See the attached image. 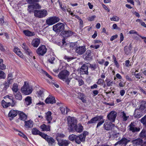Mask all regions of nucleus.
I'll list each match as a JSON object with an SVG mask.
<instances>
[{
	"instance_id": "nucleus-23",
	"label": "nucleus",
	"mask_w": 146,
	"mask_h": 146,
	"mask_svg": "<svg viewBox=\"0 0 146 146\" xmlns=\"http://www.w3.org/2000/svg\"><path fill=\"white\" fill-rule=\"evenodd\" d=\"M83 128V127L82 125H76V126L73 129V130H72L71 132H77L80 133L82 131Z\"/></svg>"
},
{
	"instance_id": "nucleus-30",
	"label": "nucleus",
	"mask_w": 146,
	"mask_h": 146,
	"mask_svg": "<svg viewBox=\"0 0 146 146\" xmlns=\"http://www.w3.org/2000/svg\"><path fill=\"white\" fill-rule=\"evenodd\" d=\"M50 126L49 125H46L45 124L41 125L40 128L42 131H50Z\"/></svg>"
},
{
	"instance_id": "nucleus-28",
	"label": "nucleus",
	"mask_w": 146,
	"mask_h": 146,
	"mask_svg": "<svg viewBox=\"0 0 146 146\" xmlns=\"http://www.w3.org/2000/svg\"><path fill=\"white\" fill-rule=\"evenodd\" d=\"M131 49L132 46L131 44H130L128 46H125L124 49L125 53L127 55L129 54L131 52Z\"/></svg>"
},
{
	"instance_id": "nucleus-59",
	"label": "nucleus",
	"mask_w": 146,
	"mask_h": 146,
	"mask_svg": "<svg viewBox=\"0 0 146 146\" xmlns=\"http://www.w3.org/2000/svg\"><path fill=\"white\" fill-rule=\"evenodd\" d=\"M19 133H18V135H20V136L24 138L25 139H27V136H26L22 132L20 131H19Z\"/></svg>"
},
{
	"instance_id": "nucleus-22",
	"label": "nucleus",
	"mask_w": 146,
	"mask_h": 146,
	"mask_svg": "<svg viewBox=\"0 0 146 146\" xmlns=\"http://www.w3.org/2000/svg\"><path fill=\"white\" fill-rule=\"evenodd\" d=\"M143 140L142 139L140 138H138L136 139L133 140L131 141L133 145L137 146L141 145L143 143Z\"/></svg>"
},
{
	"instance_id": "nucleus-1",
	"label": "nucleus",
	"mask_w": 146,
	"mask_h": 146,
	"mask_svg": "<svg viewBox=\"0 0 146 146\" xmlns=\"http://www.w3.org/2000/svg\"><path fill=\"white\" fill-rule=\"evenodd\" d=\"M67 120L68 122V131L71 132L76 125L77 121L75 117L70 116H68Z\"/></svg>"
},
{
	"instance_id": "nucleus-45",
	"label": "nucleus",
	"mask_w": 146,
	"mask_h": 146,
	"mask_svg": "<svg viewBox=\"0 0 146 146\" xmlns=\"http://www.w3.org/2000/svg\"><path fill=\"white\" fill-rule=\"evenodd\" d=\"M103 116H102V118L101 119L99 122L98 123L96 127L98 128L100 126H101L103 123H104L105 121V119H103Z\"/></svg>"
},
{
	"instance_id": "nucleus-47",
	"label": "nucleus",
	"mask_w": 146,
	"mask_h": 146,
	"mask_svg": "<svg viewBox=\"0 0 146 146\" xmlns=\"http://www.w3.org/2000/svg\"><path fill=\"white\" fill-rule=\"evenodd\" d=\"M76 135L74 134L70 135L68 137L69 139L71 141H75Z\"/></svg>"
},
{
	"instance_id": "nucleus-26",
	"label": "nucleus",
	"mask_w": 146,
	"mask_h": 146,
	"mask_svg": "<svg viewBox=\"0 0 146 146\" xmlns=\"http://www.w3.org/2000/svg\"><path fill=\"white\" fill-rule=\"evenodd\" d=\"M22 48L25 50V52L27 54L31 56L32 54V52L27 46H26L25 43H23L22 46Z\"/></svg>"
},
{
	"instance_id": "nucleus-33",
	"label": "nucleus",
	"mask_w": 146,
	"mask_h": 146,
	"mask_svg": "<svg viewBox=\"0 0 146 146\" xmlns=\"http://www.w3.org/2000/svg\"><path fill=\"white\" fill-rule=\"evenodd\" d=\"M90 65L89 67L91 68V70H96V69L98 68L99 69V68L98 66V65L97 64H92L89 63Z\"/></svg>"
},
{
	"instance_id": "nucleus-18",
	"label": "nucleus",
	"mask_w": 146,
	"mask_h": 146,
	"mask_svg": "<svg viewBox=\"0 0 146 146\" xmlns=\"http://www.w3.org/2000/svg\"><path fill=\"white\" fill-rule=\"evenodd\" d=\"M45 102L46 104H53L56 103V101L54 97L49 95L45 100Z\"/></svg>"
},
{
	"instance_id": "nucleus-50",
	"label": "nucleus",
	"mask_w": 146,
	"mask_h": 146,
	"mask_svg": "<svg viewBox=\"0 0 146 146\" xmlns=\"http://www.w3.org/2000/svg\"><path fill=\"white\" fill-rule=\"evenodd\" d=\"M55 59V58L51 56L48 60V62L51 64H54V61Z\"/></svg>"
},
{
	"instance_id": "nucleus-31",
	"label": "nucleus",
	"mask_w": 146,
	"mask_h": 146,
	"mask_svg": "<svg viewBox=\"0 0 146 146\" xmlns=\"http://www.w3.org/2000/svg\"><path fill=\"white\" fill-rule=\"evenodd\" d=\"M15 99L17 100H21L22 99V95L21 93L20 92H17L14 93Z\"/></svg>"
},
{
	"instance_id": "nucleus-55",
	"label": "nucleus",
	"mask_w": 146,
	"mask_h": 146,
	"mask_svg": "<svg viewBox=\"0 0 146 146\" xmlns=\"http://www.w3.org/2000/svg\"><path fill=\"white\" fill-rule=\"evenodd\" d=\"M1 104L4 108H7L8 107L7 103L5 100H3L1 102Z\"/></svg>"
},
{
	"instance_id": "nucleus-8",
	"label": "nucleus",
	"mask_w": 146,
	"mask_h": 146,
	"mask_svg": "<svg viewBox=\"0 0 146 146\" xmlns=\"http://www.w3.org/2000/svg\"><path fill=\"white\" fill-rule=\"evenodd\" d=\"M47 49L44 45H42L37 49L36 52L39 55L43 56L46 52Z\"/></svg>"
},
{
	"instance_id": "nucleus-61",
	"label": "nucleus",
	"mask_w": 146,
	"mask_h": 146,
	"mask_svg": "<svg viewBox=\"0 0 146 146\" xmlns=\"http://www.w3.org/2000/svg\"><path fill=\"white\" fill-rule=\"evenodd\" d=\"M129 33L130 34H135L137 35H138L139 36V35L138 33L134 30H131L129 31Z\"/></svg>"
},
{
	"instance_id": "nucleus-39",
	"label": "nucleus",
	"mask_w": 146,
	"mask_h": 146,
	"mask_svg": "<svg viewBox=\"0 0 146 146\" xmlns=\"http://www.w3.org/2000/svg\"><path fill=\"white\" fill-rule=\"evenodd\" d=\"M14 52L20 57H21V56L22 55L21 52L20 51V50L18 48H15L14 49Z\"/></svg>"
},
{
	"instance_id": "nucleus-14",
	"label": "nucleus",
	"mask_w": 146,
	"mask_h": 146,
	"mask_svg": "<svg viewBox=\"0 0 146 146\" xmlns=\"http://www.w3.org/2000/svg\"><path fill=\"white\" fill-rule=\"evenodd\" d=\"M18 111L17 110H11L8 115V117H10L9 119L11 121L13 120L14 118L17 115L18 113Z\"/></svg>"
},
{
	"instance_id": "nucleus-36",
	"label": "nucleus",
	"mask_w": 146,
	"mask_h": 146,
	"mask_svg": "<svg viewBox=\"0 0 146 146\" xmlns=\"http://www.w3.org/2000/svg\"><path fill=\"white\" fill-rule=\"evenodd\" d=\"M85 96L83 94L80 93L79 96V98L81 100L83 103H86V100L85 98Z\"/></svg>"
},
{
	"instance_id": "nucleus-6",
	"label": "nucleus",
	"mask_w": 146,
	"mask_h": 146,
	"mask_svg": "<svg viewBox=\"0 0 146 146\" xmlns=\"http://www.w3.org/2000/svg\"><path fill=\"white\" fill-rule=\"evenodd\" d=\"M69 75V72L66 70H65L60 72L58 75V77L60 79L64 81V79H66L68 78Z\"/></svg>"
},
{
	"instance_id": "nucleus-12",
	"label": "nucleus",
	"mask_w": 146,
	"mask_h": 146,
	"mask_svg": "<svg viewBox=\"0 0 146 146\" xmlns=\"http://www.w3.org/2000/svg\"><path fill=\"white\" fill-rule=\"evenodd\" d=\"M130 142V140L127 139L125 137L122 138L119 141L117 142L115 144L114 146H116L118 144L124 145L125 146L127 144Z\"/></svg>"
},
{
	"instance_id": "nucleus-35",
	"label": "nucleus",
	"mask_w": 146,
	"mask_h": 146,
	"mask_svg": "<svg viewBox=\"0 0 146 146\" xmlns=\"http://www.w3.org/2000/svg\"><path fill=\"white\" fill-rule=\"evenodd\" d=\"M26 104L27 106L30 105L32 103L31 97L29 96H27L25 99Z\"/></svg>"
},
{
	"instance_id": "nucleus-38",
	"label": "nucleus",
	"mask_w": 146,
	"mask_h": 146,
	"mask_svg": "<svg viewBox=\"0 0 146 146\" xmlns=\"http://www.w3.org/2000/svg\"><path fill=\"white\" fill-rule=\"evenodd\" d=\"M6 68V66L3 64V60L2 59H0V69L4 70Z\"/></svg>"
},
{
	"instance_id": "nucleus-53",
	"label": "nucleus",
	"mask_w": 146,
	"mask_h": 146,
	"mask_svg": "<svg viewBox=\"0 0 146 146\" xmlns=\"http://www.w3.org/2000/svg\"><path fill=\"white\" fill-rule=\"evenodd\" d=\"M110 20L112 21H118L119 20V18L117 17L114 16L112 18H110Z\"/></svg>"
},
{
	"instance_id": "nucleus-9",
	"label": "nucleus",
	"mask_w": 146,
	"mask_h": 146,
	"mask_svg": "<svg viewBox=\"0 0 146 146\" xmlns=\"http://www.w3.org/2000/svg\"><path fill=\"white\" fill-rule=\"evenodd\" d=\"M83 56L85 60L90 61L92 60L93 56L92 55V51L90 50H87Z\"/></svg>"
},
{
	"instance_id": "nucleus-4",
	"label": "nucleus",
	"mask_w": 146,
	"mask_h": 146,
	"mask_svg": "<svg viewBox=\"0 0 146 146\" xmlns=\"http://www.w3.org/2000/svg\"><path fill=\"white\" fill-rule=\"evenodd\" d=\"M64 26L63 23H59L53 26V30L56 33H59L64 30Z\"/></svg>"
},
{
	"instance_id": "nucleus-37",
	"label": "nucleus",
	"mask_w": 146,
	"mask_h": 146,
	"mask_svg": "<svg viewBox=\"0 0 146 146\" xmlns=\"http://www.w3.org/2000/svg\"><path fill=\"white\" fill-rule=\"evenodd\" d=\"M32 133L33 135H39L41 132L36 128H34L32 130Z\"/></svg>"
},
{
	"instance_id": "nucleus-24",
	"label": "nucleus",
	"mask_w": 146,
	"mask_h": 146,
	"mask_svg": "<svg viewBox=\"0 0 146 146\" xmlns=\"http://www.w3.org/2000/svg\"><path fill=\"white\" fill-rule=\"evenodd\" d=\"M51 115L52 113L50 111H48L45 113V117L46 120L48 121V123H50L52 119Z\"/></svg>"
},
{
	"instance_id": "nucleus-5",
	"label": "nucleus",
	"mask_w": 146,
	"mask_h": 146,
	"mask_svg": "<svg viewBox=\"0 0 146 146\" xmlns=\"http://www.w3.org/2000/svg\"><path fill=\"white\" fill-rule=\"evenodd\" d=\"M59 20L60 19L58 17H53L46 20V23L49 25H51L58 22Z\"/></svg>"
},
{
	"instance_id": "nucleus-3",
	"label": "nucleus",
	"mask_w": 146,
	"mask_h": 146,
	"mask_svg": "<svg viewBox=\"0 0 146 146\" xmlns=\"http://www.w3.org/2000/svg\"><path fill=\"white\" fill-rule=\"evenodd\" d=\"M34 16L38 18H42L46 16L47 14V11L45 9L40 10H35L34 11Z\"/></svg>"
},
{
	"instance_id": "nucleus-17",
	"label": "nucleus",
	"mask_w": 146,
	"mask_h": 146,
	"mask_svg": "<svg viewBox=\"0 0 146 146\" xmlns=\"http://www.w3.org/2000/svg\"><path fill=\"white\" fill-rule=\"evenodd\" d=\"M102 116L100 115L96 116L92 118L88 122V124L94 123L98 121H100L102 118Z\"/></svg>"
},
{
	"instance_id": "nucleus-63",
	"label": "nucleus",
	"mask_w": 146,
	"mask_h": 146,
	"mask_svg": "<svg viewBox=\"0 0 146 146\" xmlns=\"http://www.w3.org/2000/svg\"><path fill=\"white\" fill-rule=\"evenodd\" d=\"M109 81L107 82V85L108 86H110L112 85V84H113V81L109 79Z\"/></svg>"
},
{
	"instance_id": "nucleus-42",
	"label": "nucleus",
	"mask_w": 146,
	"mask_h": 146,
	"mask_svg": "<svg viewBox=\"0 0 146 146\" xmlns=\"http://www.w3.org/2000/svg\"><path fill=\"white\" fill-rule=\"evenodd\" d=\"M121 114V115L122 116V118L123 119V120L125 121H127L129 117V116H126V114L124 111L122 112Z\"/></svg>"
},
{
	"instance_id": "nucleus-64",
	"label": "nucleus",
	"mask_w": 146,
	"mask_h": 146,
	"mask_svg": "<svg viewBox=\"0 0 146 146\" xmlns=\"http://www.w3.org/2000/svg\"><path fill=\"white\" fill-rule=\"evenodd\" d=\"M104 82V81L101 79H99L97 82V84L98 85H100L101 84H102Z\"/></svg>"
},
{
	"instance_id": "nucleus-27",
	"label": "nucleus",
	"mask_w": 146,
	"mask_h": 146,
	"mask_svg": "<svg viewBox=\"0 0 146 146\" xmlns=\"http://www.w3.org/2000/svg\"><path fill=\"white\" fill-rule=\"evenodd\" d=\"M18 113L19 115V119L25 121L27 118V115L23 112L21 111H18Z\"/></svg>"
},
{
	"instance_id": "nucleus-21",
	"label": "nucleus",
	"mask_w": 146,
	"mask_h": 146,
	"mask_svg": "<svg viewBox=\"0 0 146 146\" xmlns=\"http://www.w3.org/2000/svg\"><path fill=\"white\" fill-rule=\"evenodd\" d=\"M48 143L49 146H55L56 143L55 142V140L52 137L50 136L47 138L46 141Z\"/></svg>"
},
{
	"instance_id": "nucleus-13",
	"label": "nucleus",
	"mask_w": 146,
	"mask_h": 146,
	"mask_svg": "<svg viewBox=\"0 0 146 146\" xmlns=\"http://www.w3.org/2000/svg\"><path fill=\"white\" fill-rule=\"evenodd\" d=\"M114 125L110 121L106 122L104 124V128L105 130L108 131L111 130L112 128L114 127Z\"/></svg>"
},
{
	"instance_id": "nucleus-40",
	"label": "nucleus",
	"mask_w": 146,
	"mask_h": 146,
	"mask_svg": "<svg viewBox=\"0 0 146 146\" xmlns=\"http://www.w3.org/2000/svg\"><path fill=\"white\" fill-rule=\"evenodd\" d=\"M12 90L13 91L15 92H17L18 89V86L17 84L14 83L13 86Z\"/></svg>"
},
{
	"instance_id": "nucleus-60",
	"label": "nucleus",
	"mask_w": 146,
	"mask_h": 146,
	"mask_svg": "<svg viewBox=\"0 0 146 146\" xmlns=\"http://www.w3.org/2000/svg\"><path fill=\"white\" fill-rule=\"evenodd\" d=\"M65 59L67 60L68 62H69L73 59V58L72 57H70L68 56H65L64 57Z\"/></svg>"
},
{
	"instance_id": "nucleus-19",
	"label": "nucleus",
	"mask_w": 146,
	"mask_h": 146,
	"mask_svg": "<svg viewBox=\"0 0 146 146\" xmlns=\"http://www.w3.org/2000/svg\"><path fill=\"white\" fill-rule=\"evenodd\" d=\"M64 37H68L73 34V33L70 30L63 31H62L61 34Z\"/></svg>"
},
{
	"instance_id": "nucleus-10",
	"label": "nucleus",
	"mask_w": 146,
	"mask_h": 146,
	"mask_svg": "<svg viewBox=\"0 0 146 146\" xmlns=\"http://www.w3.org/2000/svg\"><path fill=\"white\" fill-rule=\"evenodd\" d=\"M57 141L59 146H68L70 143L69 140L63 139H57Z\"/></svg>"
},
{
	"instance_id": "nucleus-32",
	"label": "nucleus",
	"mask_w": 146,
	"mask_h": 146,
	"mask_svg": "<svg viewBox=\"0 0 146 146\" xmlns=\"http://www.w3.org/2000/svg\"><path fill=\"white\" fill-rule=\"evenodd\" d=\"M23 33L26 36H32L35 35V33L32 32L28 30H24Z\"/></svg>"
},
{
	"instance_id": "nucleus-20",
	"label": "nucleus",
	"mask_w": 146,
	"mask_h": 146,
	"mask_svg": "<svg viewBox=\"0 0 146 146\" xmlns=\"http://www.w3.org/2000/svg\"><path fill=\"white\" fill-rule=\"evenodd\" d=\"M88 67L86 64H83L80 68V71L83 74H85L87 75L88 74Z\"/></svg>"
},
{
	"instance_id": "nucleus-16",
	"label": "nucleus",
	"mask_w": 146,
	"mask_h": 146,
	"mask_svg": "<svg viewBox=\"0 0 146 146\" xmlns=\"http://www.w3.org/2000/svg\"><path fill=\"white\" fill-rule=\"evenodd\" d=\"M84 136L83 135H76L75 142L78 144H80L81 142H84L85 141V139Z\"/></svg>"
},
{
	"instance_id": "nucleus-46",
	"label": "nucleus",
	"mask_w": 146,
	"mask_h": 146,
	"mask_svg": "<svg viewBox=\"0 0 146 146\" xmlns=\"http://www.w3.org/2000/svg\"><path fill=\"white\" fill-rule=\"evenodd\" d=\"M141 121L146 127V115L141 119Z\"/></svg>"
},
{
	"instance_id": "nucleus-15",
	"label": "nucleus",
	"mask_w": 146,
	"mask_h": 146,
	"mask_svg": "<svg viewBox=\"0 0 146 146\" xmlns=\"http://www.w3.org/2000/svg\"><path fill=\"white\" fill-rule=\"evenodd\" d=\"M129 130L130 131H131L133 133L137 132L140 130L139 127H135L134 124V123L131 122L129 125Z\"/></svg>"
},
{
	"instance_id": "nucleus-43",
	"label": "nucleus",
	"mask_w": 146,
	"mask_h": 146,
	"mask_svg": "<svg viewBox=\"0 0 146 146\" xmlns=\"http://www.w3.org/2000/svg\"><path fill=\"white\" fill-rule=\"evenodd\" d=\"M39 135L41 136L42 138L44 139L46 141V139L48 138L49 136L47 134H45L41 132H40Z\"/></svg>"
},
{
	"instance_id": "nucleus-57",
	"label": "nucleus",
	"mask_w": 146,
	"mask_h": 146,
	"mask_svg": "<svg viewBox=\"0 0 146 146\" xmlns=\"http://www.w3.org/2000/svg\"><path fill=\"white\" fill-rule=\"evenodd\" d=\"M4 87L3 88V90L6 91L7 88L9 87L10 84L8 83H7L5 82L4 83Z\"/></svg>"
},
{
	"instance_id": "nucleus-44",
	"label": "nucleus",
	"mask_w": 146,
	"mask_h": 146,
	"mask_svg": "<svg viewBox=\"0 0 146 146\" xmlns=\"http://www.w3.org/2000/svg\"><path fill=\"white\" fill-rule=\"evenodd\" d=\"M39 135L41 136L42 138L44 139L46 141V139L48 138L49 136L47 134H45L41 132H40Z\"/></svg>"
},
{
	"instance_id": "nucleus-41",
	"label": "nucleus",
	"mask_w": 146,
	"mask_h": 146,
	"mask_svg": "<svg viewBox=\"0 0 146 146\" xmlns=\"http://www.w3.org/2000/svg\"><path fill=\"white\" fill-rule=\"evenodd\" d=\"M34 9H35L33 5H30L28 6V10L30 13L33 12L34 13V11L35 10Z\"/></svg>"
},
{
	"instance_id": "nucleus-54",
	"label": "nucleus",
	"mask_w": 146,
	"mask_h": 146,
	"mask_svg": "<svg viewBox=\"0 0 146 146\" xmlns=\"http://www.w3.org/2000/svg\"><path fill=\"white\" fill-rule=\"evenodd\" d=\"M35 9H40L41 8V6L38 3H35L33 5Z\"/></svg>"
},
{
	"instance_id": "nucleus-2",
	"label": "nucleus",
	"mask_w": 146,
	"mask_h": 146,
	"mask_svg": "<svg viewBox=\"0 0 146 146\" xmlns=\"http://www.w3.org/2000/svg\"><path fill=\"white\" fill-rule=\"evenodd\" d=\"M22 92L25 95H28L31 93L33 89L32 87L30 86L26 82H24L23 86L21 88Z\"/></svg>"
},
{
	"instance_id": "nucleus-56",
	"label": "nucleus",
	"mask_w": 146,
	"mask_h": 146,
	"mask_svg": "<svg viewBox=\"0 0 146 146\" xmlns=\"http://www.w3.org/2000/svg\"><path fill=\"white\" fill-rule=\"evenodd\" d=\"M135 111L136 110L134 114L135 117L137 118H139L141 117L142 116L141 113L140 112H138L136 114Z\"/></svg>"
},
{
	"instance_id": "nucleus-62",
	"label": "nucleus",
	"mask_w": 146,
	"mask_h": 146,
	"mask_svg": "<svg viewBox=\"0 0 146 146\" xmlns=\"http://www.w3.org/2000/svg\"><path fill=\"white\" fill-rule=\"evenodd\" d=\"M96 17V16L95 15L89 17L88 20L91 21H93Z\"/></svg>"
},
{
	"instance_id": "nucleus-48",
	"label": "nucleus",
	"mask_w": 146,
	"mask_h": 146,
	"mask_svg": "<svg viewBox=\"0 0 146 146\" xmlns=\"http://www.w3.org/2000/svg\"><path fill=\"white\" fill-rule=\"evenodd\" d=\"M6 77V74L3 71L0 70V79H5Z\"/></svg>"
},
{
	"instance_id": "nucleus-51",
	"label": "nucleus",
	"mask_w": 146,
	"mask_h": 146,
	"mask_svg": "<svg viewBox=\"0 0 146 146\" xmlns=\"http://www.w3.org/2000/svg\"><path fill=\"white\" fill-rule=\"evenodd\" d=\"M146 104V102L142 101L141 102V104L140 106L139 109L141 110H144L145 108V104Z\"/></svg>"
},
{
	"instance_id": "nucleus-49",
	"label": "nucleus",
	"mask_w": 146,
	"mask_h": 146,
	"mask_svg": "<svg viewBox=\"0 0 146 146\" xmlns=\"http://www.w3.org/2000/svg\"><path fill=\"white\" fill-rule=\"evenodd\" d=\"M42 0H28V3L30 4H35L41 1Z\"/></svg>"
},
{
	"instance_id": "nucleus-11",
	"label": "nucleus",
	"mask_w": 146,
	"mask_h": 146,
	"mask_svg": "<svg viewBox=\"0 0 146 146\" xmlns=\"http://www.w3.org/2000/svg\"><path fill=\"white\" fill-rule=\"evenodd\" d=\"M86 49L85 46H77L75 49V51L79 55L83 54L86 51Z\"/></svg>"
},
{
	"instance_id": "nucleus-29",
	"label": "nucleus",
	"mask_w": 146,
	"mask_h": 146,
	"mask_svg": "<svg viewBox=\"0 0 146 146\" xmlns=\"http://www.w3.org/2000/svg\"><path fill=\"white\" fill-rule=\"evenodd\" d=\"M25 126L27 128H31L33 126V122L31 120L25 121Z\"/></svg>"
},
{
	"instance_id": "nucleus-25",
	"label": "nucleus",
	"mask_w": 146,
	"mask_h": 146,
	"mask_svg": "<svg viewBox=\"0 0 146 146\" xmlns=\"http://www.w3.org/2000/svg\"><path fill=\"white\" fill-rule=\"evenodd\" d=\"M40 42V40L39 38H35L33 40L31 44L33 47L36 48L38 46Z\"/></svg>"
},
{
	"instance_id": "nucleus-52",
	"label": "nucleus",
	"mask_w": 146,
	"mask_h": 146,
	"mask_svg": "<svg viewBox=\"0 0 146 146\" xmlns=\"http://www.w3.org/2000/svg\"><path fill=\"white\" fill-rule=\"evenodd\" d=\"M65 135L64 134L62 133H57L56 134V139H58V137L64 138Z\"/></svg>"
},
{
	"instance_id": "nucleus-58",
	"label": "nucleus",
	"mask_w": 146,
	"mask_h": 146,
	"mask_svg": "<svg viewBox=\"0 0 146 146\" xmlns=\"http://www.w3.org/2000/svg\"><path fill=\"white\" fill-rule=\"evenodd\" d=\"M65 106H61L60 107V110L62 114H64L65 113Z\"/></svg>"
},
{
	"instance_id": "nucleus-7",
	"label": "nucleus",
	"mask_w": 146,
	"mask_h": 146,
	"mask_svg": "<svg viewBox=\"0 0 146 146\" xmlns=\"http://www.w3.org/2000/svg\"><path fill=\"white\" fill-rule=\"evenodd\" d=\"M117 115V113L114 111H112L108 114L107 117L110 121L114 122L115 121Z\"/></svg>"
},
{
	"instance_id": "nucleus-34",
	"label": "nucleus",
	"mask_w": 146,
	"mask_h": 146,
	"mask_svg": "<svg viewBox=\"0 0 146 146\" xmlns=\"http://www.w3.org/2000/svg\"><path fill=\"white\" fill-rule=\"evenodd\" d=\"M139 136L142 139H146V130L143 129L140 133Z\"/></svg>"
}]
</instances>
